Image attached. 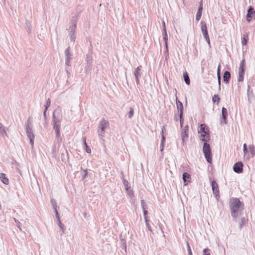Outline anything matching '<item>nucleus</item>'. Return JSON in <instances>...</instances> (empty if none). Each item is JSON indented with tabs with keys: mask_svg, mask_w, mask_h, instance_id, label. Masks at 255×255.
Here are the masks:
<instances>
[{
	"mask_svg": "<svg viewBox=\"0 0 255 255\" xmlns=\"http://www.w3.org/2000/svg\"><path fill=\"white\" fill-rule=\"evenodd\" d=\"M244 206L243 202L237 198H232L229 202V208L232 217L236 221L237 218L241 215V208Z\"/></svg>",
	"mask_w": 255,
	"mask_h": 255,
	"instance_id": "obj_1",
	"label": "nucleus"
},
{
	"mask_svg": "<svg viewBox=\"0 0 255 255\" xmlns=\"http://www.w3.org/2000/svg\"><path fill=\"white\" fill-rule=\"evenodd\" d=\"M26 135L30 140V143L31 147L33 148L34 145V135L32 130V119L29 117L27 121L25 123Z\"/></svg>",
	"mask_w": 255,
	"mask_h": 255,
	"instance_id": "obj_2",
	"label": "nucleus"
},
{
	"mask_svg": "<svg viewBox=\"0 0 255 255\" xmlns=\"http://www.w3.org/2000/svg\"><path fill=\"white\" fill-rule=\"evenodd\" d=\"M198 131L201 133L200 139L204 142H208L210 140L209 131L205 124H202L198 128Z\"/></svg>",
	"mask_w": 255,
	"mask_h": 255,
	"instance_id": "obj_3",
	"label": "nucleus"
},
{
	"mask_svg": "<svg viewBox=\"0 0 255 255\" xmlns=\"http://www.w3.org/2000/svg\"><path fill=\"white\" fill-rule=\"evenodd\" d=\"M109 126V122L102 119L100 122L98 126V129L97 130L98 136L100 139H103L105 137V130Z\"/></svg>",
	"mask_w": 255,
	"mask_h": 255,
	"instance_id": "obj_4",
	"label": "nucleus"
},
{
	"mask_svg": "<svg viewBox=\"0 0 255 255\" xmlns=\"http://www.w3.org/2000/svg\"><path fill=\"white\" fill-rule=\"evenodd\" d=\"M203 152L207 162L211 163L212 161L211 149L210 144L207 142L204 143Z\"/></svg>",
	"mask_w": 255,
	"mask_h": 255,
	"instance_id": "obj_5",
	"label": "nucleus"
},
{
	"mask_svg": "<svg viewBox=\"0 0 255 255\" xmlns=\"http://www.w3.org/2000/svg\"><path fill=\"white\" fill-rule=\"evenodd\" d=\"M200 24L202 32L203 34L204 37L208 43L209 45L210 46V38L208 35L206 23L204 21H201Z\"/></svg>",
	"mask_w": 255,
	"mask_h": 255,
	"instance_id": "obj_6",
	"label": "nucleus"
},
{
	"mask_svg": "<svg viewBox=\"0 0 255 255\" xmlns=\"http://www.w3.org/2000/svg\"><path fill=\"white\" fill-rule=\"evenodd\" d=\"M211 186L213 191V193L217 200L220 198V191L217 183L216 181L213 180L211 182Z\"/></svg>",
	"mask_w": 255,
	"mask_h": 255,
	"instance_id": "obj_7",
	"label": "nucleus"
},
{
	"mask_svg": "<svg viewBox=\"0 0 255 255\" xmlns=\"http://www.w3.org/2000/svg\"><path fill=\"white\" fill-rule=\"evenodd\" d=\"M188 131H189V127L188 125H186L184 127L183 129L181 131V139L182 140V144L184 145L186 143L185 140L188 137Z\"/></svg>",
	"mask_w": 255,
	"mask_h": 255,
	"instance_id": "obj_8",
	"label": "nucleus"
},
{
	"mask_svg": "<svg viewBox=\"0 0 255 255\" xmlns=\"http://www.w3.org/2000/svg\"><path fill=\"white\" fill-rule=\"evenodd\" d=\"M243 164L241 161L236 162L233 166L234 171L237 173H241L243 171Z\"/></svg>",
	"mask_w": 255,
	"mask_h": 255,
	"instance_id": "obj_9",
	"label": "nucleus"
},
{
	"mask_svg": "<svg viewBox=\"0 0 255 255\" xmlns=\"http://www.w3.org/2000/svg\"><path fill=\"white\" fill-rule=\"evenodd\" d=\"M61 122V118L60 117V110L58 109H56L52 115V123H59Z\"/></svg>",
	"mask_w": 255,
	"mask_h": 255,
	"instance_id": "obj_10",
	"label": "nucleus"
},
{
	"mask_svg": "<svg viewBox=\"0 0 255 255\" xmlns=\"http://www.w3.org/2000/svg\"><path fill=\"white\" fill-rule=\"evenodd\" d=\"M254 15H255V11L254 8L252 6H250L247 10V14L246 16L247 20L248 22H250L251 18L253 17Z\"/></svg>",
	"mask_w": 255,
	"mask_h": 255,
	"instance_id": "obj_11",
	"label": "nucleus"
},
{
	"mask_svg": "<svg viewBox=\"0 0 255 255\" xmlns=\"http://www.w3.org/2000/svg\"><path fill=\"white\" fill-rule=\"evenodd\" d=\"M141 69V66H139L136 68H135V69L134 71V75L135 78L136 83L137 85L139 83V78L141 76V74L140 73Z\"/></svg>",
	"mask_w": 255,
	"mask_h": 255,
	"instance_id": "obj_12",
	"label": "nucleus"
},
{
	"mask_svg": "<svg viewBox=\"0 0 255 255\" xmlns=\"http://www.w3.org/2000/svg\"><path fill=\"white\" fill-rule=\"evenodd\" d=\"M61 122L59 123H53V128L55 131L56 136L58 138L60 136V129Z\"/></svg>",
	"mask_w": 255,
	"mask_h": 255,
	"instance_id": "obj_13",
	"label": "nucleus"
},
{
	"mask_svg": "<svg viewBox=\"0 0 255 255\" xmlns=\"http://www.w3.org/2000/svg\"><path fill=\"white\" fill-rule=\"evenodd\" d=\"M248 101L250 103L252 102V100L255 99L253 91L251 90V85L248 83V92H247Z\"/></svg>",
	"mask_w": 255,
	"mask_h": 255,
	"instance_id": "obj_14",
	"label": "nucleus"
},
{
	"mask_svg": "<svg viewBox=\"0 0 255 255\" xmlns=\"http://www.w3.org/2000/svg\"><path fill=\"white\" fill-rule=\"evenodd\" d=\"M165 129L164 127H163L161 129V143L160 145V151L161 152V154L163 155V151L164 150V144L165 142V136L164 135V130Z\"/></svg>",
	"mask_w": 255,
	"mask_h": 255,
	"instance_id": "obj_15",
	"label": "nucleus"
},
{
	"mask_svg": "<svg viewBox=\"0 0 255 255\" xmlns=\"http://www.w3.org/2000/svg\"><path fill=\"white\" fill-rule=\"evenodd\" d=\"M228 116V111L226 108L223 107L222 108V118L221 119L223 120L224 124H227Z\"/></svg>",
	"mask_w": 255,
	"mask_h": 255,
	"instance_id": "obj_16",
	"label": "nucleus"
},
{
	"mask_svg": "<svg viewBox=\"0 0 255 255\" xmlns=\"http://www.w3.org/2000/svg\"><path fill=\"white\" fill-rule=\"evenodd\" d=\"M231 78V73L228 71H225L223 75V81L225 83H229Z\"/></svg>",
	"mask_w": 255,
	"mask_h": 255,
	"instance_id": "obj_17",
	"label": "nucleus"
},
{
	"mask_svg": "<svg viewBox=\"0 0 255 255\" xmlns=\"http://www.w3.org/2000/svg\"><path fill=\"white\" fill-rule=\"evenodd\" d=\"M0 179L1 181L5 185H8L9 183V180L6 177V175L3 173H0Z\"/></svg>",
	"mask_w": 255,
	"mask_h": 255,
	"instance_id": "obj_18",
	"label": "nucleus"
},
{
	"mask_svg": "<svg viewBox=\"0 0 255 255\" xmlns=\"http://www.w3.org/2000/svg\"><path fill=\"white\" fill-rule=\"evenodd\" d=\"M182 179L184 182L185 183V185H186L188 182H190L191 176L187 172H184L182 175Z\"/></svg>",
	"mask_w": 255,
	"mask_h": 255,
	"instance_id": "obj_19",
	"label": "nucleus"
},
{
	"mask_svg": "<svg viewBox=\"0 0 255 255\" xmlns=\"http://www.w3.org/2000/svg\"><path fill=\"white\" fill-rule=\"evenodd\" d=\"M245 74V69H239L238 82H242L244 80Z\"/></svg>",
	"mask_w": 255,
	"mask_h": 255,
	"instance_id": "obj_20",
	"label": "nucleus"
},
{
	"mask_svg": "<svg viewBox=\"0 0 255 255\" xmlns=\"http://www.w3.org/2000/svg\"><path fill=\"white\" fill-rule=\"evenodd\" d=\"M221 65H219L217 69V79H218V83L219 85V89H221V70H220Z\"/></svg>",
	"mask_w": 255,
	"mask_h": 255,
	"instance_id": "obj_21",
	"label": "nucleus"
},
{
	"mask_svg": "<svg viewBox=\"0 0 255 255\" xmlns=\"http://www.w3.org/2000/svg\"><path fill=\"white\" fill-rule=\"evenodd\" d=\"M163 39L165 42V47L166 49V51H167V52H168V46H167L168 36H167L166 29L165 28H164V31H163Z\"/></svg>",
	"mask_w": 255,
	"mask_h": 255,
	"instance_id": "obj_22",
	"label": "nucleus"
},
{
	"mask_svg": "<svg viewBox=\"0 0 255 255\" xmlns=\"http://www.w3.org/2000/svg\"><path fill=\"white\" fill-rule=\"evenodd\" d=\"M183 77L185 83L189 85L190 84V78L187 72L183 73Z\"/></svg>",
	"mask_w": 255,
	"mask_h": 255,
	"instance_id": "obj_23",
	"label": "nucleus"
},
{
	"mask_svg": "<svg viewBox=\"0 0 255 255\" xmlns=\"http://www.w3.org/2000/svg\"><path fill=\"white\" fill-rule=\"evenodd\" d=\"M65 59H71L72 54L70 52V47L68 46L65 50Z\"/></svg>",
	"mask_w": 255,
	"mask_h": 255,
	"instance_id": "obj_24",
	"label": "nucleus"
},
{
	"mask_svg": "<svg viewBox=\"0 0 255 255\" xmlns=\"http://www.w3.org/2000/svg\"><path fill=\"white\" fill-rule=\"evenodd\" d=\"M92 57L91 53H88L87 54V66H90L92 64Z\"/></svg>",
	"mask_w": 255,
	"mask_h": 255,
	"instance_id": "obj_25",
	"label": "nucleus"
},
{
	"mask_svg": "<svg viewBox=\"0 0 255 255\" xmlns=\"http://www.w3.org/2000/svg\"><path fill=\"white\" fill-rule=\"evenodd\" d=\"M212 101L214 103H217L218 104L220 101V98L218 95H215L212 97Z\"/></svg>",
	"mask_w": 255,
	"mask_h": 255,
	"instance_id": "obj_26",
	"label": "nucleus"
},
{
	"mask_svg": "<svg viewBox=\"0 0 255 255\" xmlns=\"http://www.w3.org/2000/svg\"><path fill=\"white\" fill-rule=\"evenodd\" d=\"M75 31H69V36L70 37V40L71 41L74 42L75 40Z\"/></svg>",
	"mask_w": 255,
	"mask_h": 255,
	"instance_id": "obj_27",
	"label": "nucleus"
},
{
	"mask_svg": "<svg viewBox=\"0 0 255 255\" xmlns=\"http://www.w3.org/2000/svg\"><path fill=\"white\" fill-rule=\"evenodd\" d=\"M250 151L253 156L255 155V147L253 145H250L249 147Z\"/></svg>",
	"mask_w": 255,
	"mask_h": 255,
	"instance_id": "obj_28",
	"label": "nucleus"
},
{
	"mask_svg": "<svg viewBox=\"0 0 255 255\" xmlns=\"http://www.w3.org/2000/svg\"><path fill=\"white\" fill-rule=\"evenodd\" d=\"M25 25L26 28L28 29V33H30L31 32V23L30 21H29L28 20H26Z\"/></svg>",
	"mask_w": 255,
	"mask_h": 255,
	"instance_id": "obj_29",
	"label": "nucleus"
},
{
	"mask_svg": "<svg viewBox=\"0 0 255 255\" xmlns=\"http://www.w3.org/2000/svg\"><path fill=\"white\" fill-rule=\"evenodd\" d=\"M4 135L7 136L6 132L2 127L0 128V137H3Z\"/></svg>",
	"mask_w": 255,
	"mask_h": 255,
	"instance_id": "obj_30",
	"label": "nucleus"
},
{
	"mask_svg": "<svg viewBox=\"0 0 255 255\" xmlns=\"http://www.w3.org/2000/svg\"><path fill=\"white\" fill-rule=\"evenodd\" d=\"M141 206L142 210L147 209V205L143 200H141Z\"/></svg>",
	"mask_w": 255,
	"mask_h": 255,
	"instance_id": "obj_31",
	"label": "nucleus"
},
{
	"mask_svg": "<svg viewBox=\"0 0 255 255\" xmlns=\"http://www.w3.org/2000/svg\"><path fill=\"white\" fill-rule=\"evenodd\" d=\"M177 108L178 110V112L179 113L178 116H183V109H184L183 106L178 107Z\"/></svg>",
	"mask_w": 255,
	"mask_h": 255,
	"instance_id": "obj_32",
	"label": "nucleus"
},
{
	"mask_svg": "<svg viewBox=\"0 0 255 255\" xmlns=\"http://www.w3.org/2000/svg\"><path fill=\"white\" fill-rule=\"evenodd\" d=\"M50 203L51 205L52 206L53 208H57V203L55 199H51L50 200Z\"/></svg>",
	"mask_w": 255,
	"mask_h": 255,
	"instance_id": "obj_33",
	"label": "nucleus"
},
{
	"mask_svg": "<svg viewBox=\"0 0 255 255\" xmlns=\"http://www.w3.org/2000/svg\"><path fill=\"white\" fill-rule=\"evenodd\" d=\"M133 109L132 108H130L129 111L128 113V117L129 118L131 119L133 117Z\"/></svg>",
	"mask_w": 255,
	"mask_h": 255,
	"instance_id": "obj_34",
	"label": "nucleus"
},
{
	"mask_svg": "<svg viewBox=\"0 0 255 255\" xmlns=\"http://www.w3.org/2000/svg\"><path fill=\"white\" fill-rule=\"evenodd\" d=\"M85 147V150L87 153H90L91 152L90 147L88 145V144L86 143H85L84 145Z\"/></svg>",
	"mask_w": 255,
	"mask_h": 255,
	"instance_id": "obj_35",
	"label": "nucleus"
},
{
	"mask_svg": "<svg viewBox=\"0 0 255 255\" xmlns=\"http://www.w3.org/2000/svg\"><path fill=\"white\" fill-rule=\"evenodd\" d=\"M13 220L15 222V223H16V226L20 230H21V224L20 223V222L17 220V219H16L15 218H13Z\"/></svg>",
	"mask_w": 255,
	"mask_h": 255,
	"instance_id": "obj_36",
	"label": "nucleus"
},
{
	"mask_svg": "<svg viewBox=\"0 0 255 255\" xmlns=\"http://www.w3.org/2000/svg\"><path fill=\"white\" fill-rule=\"evenodd\" d=\"M58 225L63 230L62 233H63V231L65 229V227L62 224L60 220L58 221Z\"/></svg>",
	"mask_w": 255,
	"mask_h": 255,
	"instance_id": "obj_37",
	"label": "nucleus"
},
{
	"mask_svg": "<svg viewBox=\"0 0 255 255\" xmlns=\"http://www.w3.org/2000/svg\"><path fill=\"white\" fill-rule=\"evenodd\" d=\"M51 104L50 100L48 98L46 101V104L44 105L45 110H47L48 107L50 106Z\"/></svg>",
	"mask_w": 255,
	"mask_h": 255,
	"instance_id": "obj_38",
	"label": "nucleus"
},
{
	"mask_svg": "<svg viewBox=\"0 0 255 255\" xmlns=\"http://www.w3.org/2000/svg\"><path fill=\"white\" fill-rule=\"evenodd\" d=\"M123 184H124V186H125L126 190L127 191H128V182L127 180H126L124 178H123Z\"/></svg>",
	"mask_w": 255,
	"mask_h": 255,
	"instance_id": "obj_39",
	"label": "nucleus"
},
{
	"mask_svg": "<svg viewBox=\"0 0 255 255\" xmlns=\"http://www.w3.org/2000/svg\"><path fill=\"white\" fill-rule=\"evenodd\" d=\"M203 255H211L210 253V250L208 248L204 249L203 251Z\"/></svg>",
	"mask_w": 255,
	"mask_h": 255,
	"instance_id": "obj_40",
	"label": "nucleus"
},
{
	"mask_svg": "<svg viewBox=\"0 0 255 255\" xmlns=\"http://www.w3.org/2000/svg\"><path fill=\"white\" fill-rule=\"evenodd\" d=\"M248 42V38L244 36L242 39V43L243 46L246 45Z\"/></svg>",
	"mask_w": 255,
	"mask_h": 255,
	"instance_id": "obj_41",
	"label": "nucleus"
},
{
	"mask_svg": "<svg viewBox=\"0 0 255 255\" xmlns=\"http://www.w3.org/2000/svg\"><path fill=\"white\" fill-rule=\"evenodd\" d=\"M178 117H179V119L180 121V127L182 128L183 127V123H184L183 116H178Z\"/></svg>",
	"mask_w": 255,
	"mask_h": 255,
	"instance_id": "obj_42",
	"label": "nucleus"
},
{
	"mask_svg": "<svg viewBox=\"0 0 255 255\" xmlns=\"http://www.w3.org/2000/svg\"><path fill=\"white\" fill-rule=\"evenodd\" d=\"M76 27V24H71L69 26V31H75V29Z\"/></svg>",
	"mask_w": 255,
	"mask_h": 255,
	"instance_id": "obj_43",
	"label": "nucleus"
},
{
	"mask_svg": "<svg viewBox=\"0 0 255 255\" xmlns=\"http://www.w3.org/2000/svg\"><path fill=\"white\" fill-rule=\"evenodd\" d=\"M202 10H203V3H202V0H201L200 2V5L198 7L197 12H200L202 13Z\"/></svg>",
	"mask_w": 255,
	"mask_h": 255,
	"instance_id": "obj_44",
	"label": "nucleus"
},
{
	"mask_svg": "<svg viewBox=\"0 0 255 255\" xmlns=\"http://www.w3.org/2000/svg\"><path fill=\"white\" fill-rule=\"evenodd\" d=\"M82 179H84L86 176H87L88 175V170L87 169H85V170H83V173H82Z\"/></svg>",
	"mask_w": 255,
	"mask_h": 255,
	"instance_id": "obj_45",
	"label": "nucleus"
},
{
	"mask_svg": "<svg viewBox=\"0 0 255 255\" xmlns=\"http://www.w3.org/2000/svg\"><path fill=\"white\" fill-rule=\"evenodd\" d=\"M245 65V60L243 59L240 64V67L239 69H244V67Z\"/></svg>",
	"mask_w": 255,
	"mask_h": 255,
	"instance_id": "obj_46",
	"label": "nucleus"
},
{
	"mask_svg": "<svg viewBox=\"0 0 255 255\" xmlns=\"http://www.w3.org/2000/svg\"><path fill=\"white\" fill-rule=\"evenodd\" d=\"M202 12H197V13H196V19L197 21H199L201 17V15H202Z\"/></svg>",
	"mask_w": 255,
	"mask_h": 255,
	"instance_id": "obj_47",
	"label": "nucleus"
},
{
	"mask_svg": "<svg viewBox=\"0 0 255 255\" xmlns=\"http://www.w3.org/2000/svg\"><path fill=\"white\" fill-rule=\"evenodd\" d=\"M77 18L76 16H72L71 19V24H76Z\"/></svg>",
	"mask_w": 255,
	"mask_h": 255,
	"instance_id": "obj_48",
	"label": "nucleus"
},
{
	"mask_svg": "<svg viewBox=\"0 0 255 255\" xmlns=\"http://www.w3.org/2000/svg\"><path fill=\"white\" fill-rule=\"evenodd\" d=\"M241 220H242L241 223L240 224V229L242 228L243 225H244L246 223L245 218L244 217L242 218Z\"/></svg>",
	"mask_w": 255,
	"mask_h": 255,
	"instance_id": "obj_49",
	"label": "nucleus"
},
{
	"mask_svg": "<svg viewBox=\"0 0 255 255\" xmlns=\"http://www.w3.org/2000/svg\"><path fill=\"white\" fill-rule=\"evenodd\" d=\"M176 103L177 108L183 106L182 103L179 101L177 99H176Z\"/></svg>",
	"mask_w": 255,
	"mask_h": 255,
	"instance_id": "obj_50",
	"label": "nucleus"
},
{
	"mask_svg": "<svg viewBox=\"0 0 255 255\" xmlns=\"http://www.w3.org/2000/svg\"><path fill=\"white\" fill-rule=\"evenodd\" d=\"M123 243H122V248L123 249H124L125 250V252H126V248H127V245H126V241L125 240H123Z\"/></svg>",
	"mask_w": 255,
	"mask_h": 255,
	"instance_id": "obj_51",
	"label": "nucleus"
},
{
	"mask_svg": "<svg viewBox=\"0 0 255 255\" xmlns=\"http://www.w3.org/2000/svg\"><path fill=\"white\" fill-rule=\"evenodd\" d=\"M243 151H244V152L245 154H246L248 152L247 148V144L246 143L244 144Z\"/></svg>",
	"mask_w": 255,
	"mask_h": 255,
	"instance_id": "obj_52",
	"label": "nucleus"
},
{
	"mask_svg": "<svg viewBox=\"0 0 255 255\" xmlns=\"http://www.w3.org/2000/svg\"><path fill=\"white\" fill-rule=\"evenodd\" d=\"M143 210V216L144 217L147 216L148 211H147V209H144V210Z\"/></svg>",
	"mask_w": 255,
	"mask_h": 255,
	"instance_id": "obj_53",
	"label": "nucleus"
},
{
	"mask_svg": "<svg viewBox=\"0 0 255 255\" xmlns=\"http://www.w3.org/2000/svg\"><path fill=\"white\" fill-rule=\"evenodd\" d=\"M70 59H65V64H66V65L70 66Z\"/></svg>",
	"mask_w": 255,
	"mask_h": 255,
	"instance_id": "obj_54",
	"label": "nucleus"
},
{
	"mask_svg": "<svg viewBox=\"0 0 255 255\" xmlns=\"http://www.w3.org/2000/svg\"><path fill=\"white\" fill-rule=\"evenodd\" d=\"M146 224V226L148 228V230L149 231H150V232H152L151 227L149 223H147V224Z\"/></svg>",
	"mask_w": 255,
	"mask_h": 255,
	"instance_id": "obj_55",
	"label": "nucleus"
},
{
	"mask_svg": "<svg viewBox=\"0 0 255 255\" xmlns=\"http://www.w3.org/2000/svg\"><path fill=\"white\" fill-rule=\"evenodd\" d=\"M46 111H47V110H46L45 109H44V110L43 111V117H44V119L45 120H46Z\"/></svg>",
	"mask_w": 255,
	"mask_h": 255,
	"instance_id": "obj_56",
	"label": "nucleus"
},
{
	"mask_svg": "<svg viewBox=\"0 0 255 255\" xmlns=\"http://www.w3.org/2000/svg\"><path fill=\"white\" fill-rule=\"evenodd\" d=\"M144 219L145 222V224L149 223V220L148 219V217H144Z\"/></svg>",
	"mask_w": 255,
	"mask_h": 255,
	"instance_id": "obj_57",
	"label": "nucleus"
},
{
	"mask_svg": "<svg viewBox=\"0 0 255 255\" xmlns=\"http://www.w3.org/2000/svg\"><path fill=\"white\" fill-rule=\"evenodd\" d=\"M55 216H56V219H57V221H58V220H60V216H59V213H56L55 214Z\"/></svg>",
	"mask_w": 255,
	"mask_h": 255,
	"instance_id": "obj_58",
	"label": "nucleus"
},
{
	"mask_svg": "<svg viewBox=\"0 0 255 255\" xmlns=\"http://www.w3.org/2000/svg\"><path fill=\"white\" fill-rule=\"evenodd\" d=\"M82 141H83V144L84 145L85 143H86V137L83 136L82 137Z\"/></svg>",
	"mask_w": 255,
	"mask_h": 255,
	"instance_id": "obj_59",
	"label": "nucleus"
},
{
	"mask_svg": "<svg viewBox=\"0 0 255 255\" xmlns=\"http://www.w3.org/2000/svg\"><path fill=\"white\" fill-rule=\"evenodd\" d=\"M187 251H188V255H192L191 249L188 250Z\"/></svg>",
	"mask_w": 255,
	"mask_h": 255,
	"instance_id": "obj_60",
	"label": "nucleus"
},
{
	"mask_svg": "<svg viewBox=\"0 0 255 255\" xmlns=\"http://www.w3.org/2000/svg\"><path fill=\"white\" fill-rule=\"evenodd\" d=\"M187 250L191 249L190 246L189 244V243L188 242H187Z\"/></svg>",
	"mask_w": 255,
	"mask_h": 255,
	"instance_id": "obj_61",
	"label": "nucleus"
},
{
	"mask_svg": "<svg viewBox=\"0 0 255 255\" xmlns=\"http://www.w3.org/2000/svg\"><path fill=\"white\" fill-rule=\"evenodd\" d=\"M53 210H54V212L55 213V214H56V213H58V211H57V208H53Z\"/></svg>",
	"mask_w": 255,
	"mask_h": 255,
	"instance_id": "obj_62",
	"label": "nucleus"
},
{
	"mask_svg": "<svg viewBox=\"0 0 255 255\" xmlns=\"http://www.w3.org/2000/svg\"><path fill=\"white\" fill-rule=\"evenodd\" d=\"M162 24H163V31H164V28H166L165 24L164 21H163Z\"/></svg>",
	"mask_w": 255,
	"mask_h": 255,
	"instance_id": "obj_63",
	"label": "nucleus"
},
{
	"mask_svg": "<svg viewBox=\"0 0 255 255\" xmlns=\"http://www.w3.org/2000/svg\"><path fill=\"white\" fill-rule=\"evenodd\" d=\"M174 120L176 122H177L178 120V118L176 116V115L175 116Z\"/></svg>",
	"mask_w": 255,
	"mask_h": 255,
	"instance_id": "obj_64",
	"label": "nucleus"
}]
</instances>
